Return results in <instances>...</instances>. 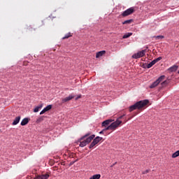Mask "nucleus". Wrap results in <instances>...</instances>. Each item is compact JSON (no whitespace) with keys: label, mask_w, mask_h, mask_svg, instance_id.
I'll return each mask as SVG.
<instances>
[{"label":"nucleus","mask_w":179,"mask_h":179,"mask_svg":"<svg viewBox=\"0 0 179 179\" xmlns=\"http://www.w3.org/2000/svg\"><path fill=\"white\" fill-rule=\"evenodd\" d=\"M149 103L150 101L148 99L137 101L136 103L129 107V113H132V111L135 110L143 111V110L147 108V107L149 106Z\"/></svg>","instance_id":"obj_1"},{"label":"nucleus","mask_w":179,"mask_h":179,"mask_svg":"<svg viewBox=\"0 0 179 179\" xmlns=\"http://www.w3.org/2000/svg\"><path fill=\"white\" fill-rule=\"evenodd\" d=\"M90 135V134H85L84 136H83L81 138L78 140L79 142V146L80 148H85L87 145H89L94 139V137L96 136L94 134L90 136V137H87Z\"/></svg>","instance_id":"obj_2"},{"label":"nucleus","mask_w":179,"mask_h":179,"mask_svg":"<svg viewBox=\"0 0 179 179\" xmlns=\"http://www.w3.org/2000/svg\"><path fill=\"white\" fill-rule=\"evenodd\" d=\"M122 124V120H116L115 122H112L109 126H108L105 129V131H111L113 132L115 131V129H117V128H120Z\"/></svg>","instance_id":"obj_3"},{"label":"nucleus","mask_w":179,"mask_h":179,"mask_svg":"<svg viewBox=\"0 0 179 179\" xmlns=\"http://www.w3.org/2000/svg\"><path fill=\"white\" fill-rule=\"evenodd\" d=\"M164 79H166V76H161L156 81L150 85V89H155V87H157V86H159Z\"/></svg>","instance_id":"obj_4"},{"label":"nucleus","mask_w":179,"mask_h":179,"mask_svg":"<svg viewBox=\"0 0 179 179\" xmlns=\"http://www.w3.org/2000/svg\"><path fill=\"white\" fill-rule=\"evenodd\" d=\"M135 13V8L131 7L128 8L127 10H124L122 13V17H127V16H129V15H132V13Z\"/></svg>","instance_id":"obj_5"},{"label":"nucleus","mask_w":179,"mask_h":179,"mask_svg":"<svg viewBox=\"0 0 179 179\" xmlns=\"http://www.w3.org/2000/svg\"><path fill=\"white\" fill-rule=\"evenodd\" d=\"M145 54H146V50H143L133 55L132 58L134 59H138V58H142V57H145Z\"/></svg>","instance_id":"obj_6"},{"label":"nucleus","mask_w":179,"mask_h":179,"mask_svg":"<svg viewBox=\"0 0 179 179\" xmlns=\"http://www.w3.org/2000/svg\"><path fill=\"white\" fill-rule=\"evenodd\" d=\"M101 139H103V138L100 136H96L90 144V149H92V148H94V146H96V145H97V143H99V142H100Z\"/></svg>","instance_id":"obj_7"},{"label":"nucleus","mask_w":179,"mask_h":179,"mask_svg":"<svg viewBox=\"0 0 179 179\" xmlns=\"http://www.w3.org/2000/svg\"><path fill=\"white\" fill-rule=\"evenodd\" d=\"M50 177V175L48 173L42 174V175H38L36 177L34 178V179H48Z\"/></svg>","instance_id":"obj_8"},{"label":"nucleus","mask_w":179,"mask_h":179,"mask_svg":"<svg viewBox=\"0 0 179 179\" xmlns=\"http://www.w3.org/2000/svg\"><path fill=\"white\" fill-rule=\"evenodd\" d=\"M75 96L73 95H69V96L66 97V98H63L62 99V103H67V101H71V100H72V99H74Z\"/></svg>","instance_id":"obj_9"},{"label":"nucleus","mask_w":179,"mask_h":179,"mask_svg":"<svg viewBox=\"0 0 179 179\" xmlns=\"http://www.w3.org/2000/svg\"><path fill=\"white\" fill-rule=\"evenodd\" d=\"M52 108V105H48L47 107H45L41 113L40 115H43V114L47 113V111H50Z\"/></svg>","instance_id":"obj_10"},{"label":"nucleus","mask_w":179,"mask_h":179,"mask_svg":"<svg viewBox=\"0 0 179 179\" xmlns=\"http://www.w3.org/2000/svg\"><path fill=\"white\" fill-rule=\"evenodd\" d=\"M114 120L108 119L105 121H103L101 124L102 127H107V125H110L111 122H113Z\"/></svg>","instance_id":"obj_11"},{"label":"nucleus","mask_w":179,"mask_h":179,"mask_svg":"<svg viewBox=\"0 0 179 179\" xmlns=\"http://www.w3.org/2000/svg\"><path fill=\"white\" fill-rule=\"evenodd\" d=\"M106 50H101L96 53V58H101L103 55H106Z\"/></svg>","instance_id":"obj_12"},{"label":"nucleus","mask_w":179,"mask_h":179,"mask_svg":"<svg viewBox=\"0 0 179 179\" xmlns=\"http://www.w3.org/2000/svg\"><path fill=\"white\" fill-rule=\"evenodd\" d=\"M177 69H178V66L177 65H173L171 67H170L168 71H169V72H176L177 71Z\"/></svg>","instance_id":"obj_13"},{"label":"nucleus","mask_w":179,"mask_h":179,"mask_svg":"<svg viewBox=\"0 0 179 179\" xmlns=\"http://www.w3.org/2000/svg\"><path fill=\"white\" fill-rule=\"evenodd\" d=\"M20 121V116L16 117L13 122V125H17Z\"/></svg>","instance_id":"obj_14"},{"label":"nucleus","mask_w":179,"mask_h":179,"mask_svg":"<svg viewBox=\"0 0 179 179\" xmlns=\"http://www.w3.org/2000/svg\"><path fill=\"white\" fill-rule=\"evenodd\" d=\"M169 83H170V80H166L161 83V85L162 87H166L168 86Z\"/></svg>","instance_id":"obj_15"},{"label":"nucleus","mask_w":179,"mask_h":179,"mask_svg":"<svg viewBox=\"0 0 179 179\" xmlns=\"http://www.w3.org/2000/svg\"><path fill=\"white\" fill-rule=\"evenodd\" d=\"M29 124V118H24L21 122V125L24 127V125H27Z\"/></svg>","instance_id":"obj_16"},{"label":"nucleus","mask_w":179,"mask_h":179,"mask_svg":"<svg viewBox=\"0 0 179 179\" xmlns=\"http://www.w3.org/2000/svg\"><path fill=\"white\" fill-rule=\"evenodd\" d=\"M140 66H141L144 69L150 68V67H149V64H148V63H141Z\"/></svg>","instance_id":"obj_17"},{"label":"nucleus","mask_w":179,"mask_h":179,"mask_svg":"<svg viewBox=\"0 0 179 179\" xmlns=\"http://www.w3.org/2000/svg\"><path fill=\"white\" fill-rule=\"evenodd\" d=\"M41 108H43V104H41L39 106H36L34 109V113H38V111L40 110H41Z\"/></svg>","instance_id":"obj_18"},{"label":"nucleus","mask_w":179,"mask_h":179,"mask_svg":"<svg viewBox=\"0 0 179 179\" xmlns=\"http://www.w3.org/2000/svg\"><path fill=\"white\" fill-rule=\"evenodd\" d=\"M101 178V175L100 174H96V175H93L91 178H90L89 179H100Z\"/></svg>","instance_id":"obj_19"},{"label":"nucleus","mask_w":179,"mask_h":179,"mask_svg":"<svg viewBox=\"0 0 179 179\" xmlns=\"http://www.w3.org/2000/svg\"><path fill=\"white\" fill-rule=\"evenodd\" d=\"M133 22H134L133 19L127 20L123 22L122 24H131V23H133Z\"/></svg>","instance_id":"obj_20"},{"label":"nucleus","mask_w":179,"mask_h":179,"mask_svg":"<svg viewBox=\"0 0 179 179\" xmlns=\"http://www.w3.org/2000/svg\"><path fill=\"white\" fill-rule=\"evenodd\" d=\"M178 156H179V150L173 153L171 155V157H172V159H176V157H178Z\"/></svg>","instance_id":"obj_21"},{"label":"nucleus","mask_w":179,"mask_h":179,"mask_svg":"<svg viewBox=\"0 0 179 179\" xmlns=\"http://www.w3.org/2000/svg\"><path fill=\"white\" fill-rule=\"evenodd\" d=\"M131 36H132V33H127L123 36L122 38H128V37H131Z\"/></svg>","instance_id":"obj_22"},{"label":"nucleus","mask_w":179,"mask_h":179,"mask_svg":"<svg viewBox=\"0 0 179 179\" xmlns=\"http://www.w3.org/2000/svg\"><path fill=\"white\" fill-rule=\"evenodd\" d=\"M155 64H156V62L155 60H153L150 64H148V67L152 68V65H155Z\"/></svg>","instance_id":"obj_23"},{"label":"nucleus","mask_w":179,"mask_h":179,"mask_svg":"<svg viewBox=\"0 0 179 179\" xmlns=\"http://www.w3.org/2000/svg\"><path fill=\"white\" fill-rule=\"evenodd\" d=\"M125 117V114L120 116L119 117H117V119L116 120V121H121V120H122V117Z\"/></svg>","instance_id":"obj_24"},{"label":"nucleus","mask_w":179,"mask_h":179,"mask_svg":"<svg viewBox=\"0 0 179 179\" xmlns=\"http://www.w3.org/2000/svg\"><path fill=\"white\" fill-rule=\"evenodd\" d=\"M69 37H72V35L71 34V33H69L63 38H69Z\"/></svg>","instance_id":"obj_25"},{"label":"nucleus","mask_w":179,"mask_h":179,"mask_svg":"<svg viewBox=\"0 0 179 179\" xmlns=\"http://www.w3.org/2000/svg\"><path fill=\"white\" fill-rule=\"evenodd\" d=\"M44 119L43 118V117H40V118H38V119H37V120H36V122H41V121H43Z\"/></svg>","instance_id":"obj_26"},{"label":"nucleus","mask_w":179,"mask_h":179,"mask_svg":"<svg viewBox=\"0 0 179 179\" xmlns=\"http://www.w3.org/2000/svg\"><path fill=\"white\" fill-rule=\"evenodd\" d=\"M79 99H82V95L79 94L76 96V100H79Z\"/></svg>","instance_id":"obj_27"},{"label":"nucleus","mask_w":179,"mask_h":179,"mask_svg":"<svg viewBox=\"0 0 179 179\" xmlns=\"http://www.w3.org/2000/svg\"><path fill=\"white\" fill-rule=\"evenodd\" d=\"M150 171L149 169L145 170L144 172H143V174H148Z\"/></svg>","instance_id":"obj_28"},{"label":"nucleus","mask_w":179,"mask_h":179,"mask_svg":"<svg viewBox=\"0 0 179 179\" xmlns=\"http://www.w3.org/2000/svg\"><path fill=\"white\" fill-rule=\"evenodd\" d=\"M131 118H134V116L129 117L127 120L124 121V123L127 122V121H129V120H131Z\"/></svg>","instance_id":"obj_29"},{"label":"nucleus","mask_w":179,"mask_h":179,"mask_svg":"<svg viewBox=\"0 0 179 179\" xmlns=\"http://www.w3.org/2000/svg\"><path fill=\"white\" fill-rule=\"evenodd\" d=\"M106 129H103L101 131L99 132V134H104L105 131H107V130H105Z\"/></svg>","instance_id":"obj_30"},{"label":"nucleus","mask_w":179,"mask_h":179,"mask_svg":"<svg viewBox=\"0 0 179 179\" xmlns=\"http://www.w3.org/2000/svg\"><path fill=\"white\" fill-rule=\"evenodd\" d=\"M157 38H164V36H157Z\"/></svg>","instance_id":"obj_31"},{"label":"nucleus","mask_w":179,"mask_h":179,"mask_svg":"<svg viewBox=\"0 0 179 179\" xmlns=\"http://www.w3.org/2000/svg\"><path fill=\"white\" fill-rule=\"evenodd\" d=\"M24 65H27V62H24Z\"/></svg>","instance_id":"obj_32"},{"label":"nucleus","mask_w":179,"mask_h":179,"mask_svg":"<svg viewBox=\"0 0 179 179\" xmlns=\"http://www.w3.org/2000/svg\"><path fill=\"white\" fill-rule=\"evenodd\" d=\"M158 59H162V57L158 58Z\"/></svg>","instance_id":"obj_33"},{"label":"nucleus","mask_w":179,"mask_h":179,"mask_svg":"<svg viewBox=\"0 0 179 179\" xmlns=\"http://www.w3.org/2000/svg\"><path fill=\"white\" fill-rule=\"evenodd\" d=\"M178 73H179V71H178Z\"/></svg>","instance_id":"obj_34"}]
</instances>
